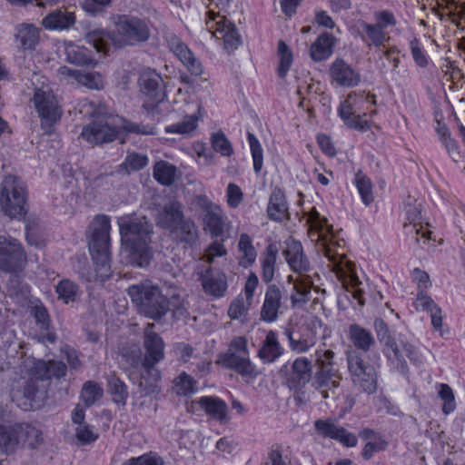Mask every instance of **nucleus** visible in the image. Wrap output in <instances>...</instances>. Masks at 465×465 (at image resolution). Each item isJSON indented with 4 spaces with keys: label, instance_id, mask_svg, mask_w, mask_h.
I'll use <instances>...</instances> for the list:
<instances>
[{
    "label": "nucleus",
    "instance_id": "obj_52",
    "mask_svg": "<svg viewBox=\"0 0 465 465\" xmlns=\"http://www.w3.org/2000/svg\"><path fill=\"white\" fill-rule=\"evenodd\" d=\"M277 54L280 59L278 75L283 78L292 65V53L287 45L282 40H280L278 42Z\"/></svg>",
    "mask_w": 465,
    "mask_h": 465
},
{
    "label": "nucleus",
    "instance_id": "obj_54",
    "mask_svg": "<svg viewBox=\"0 0 465 465\" xmlns=\"http://www.w3.org/2000/svg\"><path fill=\"white\" fill-rule=\"evenodd\" d=\"M438 388V396L443 401L442 411L445 414H450L456 409L454 392L446 383H440Z\"/></svg>",
    "mask_w": 465,
    "mask_h": 465
},
{
    "label": "nucleus",
    "instance_id": "obj_34",
    "mask_svg": "<svg viewBox=\"0 0 465 465\" xmlns=\"http://www.w3.org/2000/svg\"><path fill=\"white\" fill-rule=\"evenodd\" d=\"M153 178L163 186H170L179 178L178 168L164 160L156 161L153 167Z\"/></svg>",
    "mask_w": 465,
    "mask_h": 465
},
{
    "label": "nucleus",
    "instance_id": "obj_50",
    "mask_svg": "<svg viewBox=\"0 0 465 465\" xmlns=\"http://www.w3.org/2000/svg\"><path fill=\"white\" fill-rule=\"evenodd\" d=\"M59 299L64 303L74 302L81 294L79 287L70 280H62L55 287Z\"/></svg>",
    "mask_w": 465,
    "mask_h": 465
},
{
    "label": "nucleus",
    "instance_id": "obj_28",
    "mask_svg": "<svg viewBox=\"0 0 465 465\" xmlns=\"http://www.w3.org/2000/svg\"><path fill=\"white\" fill-rule=\"evenodd\" d=\"M359 26L361 28V37L368 47H384L390 40L389 32L381 29L374 23L360 21Z\"/></svg>",
    "mask_w": 465,
    "mask_h": 465
},
{
    "label": "nucleus",
    "instance_id": "obj_45",
    "mask_svg": "<svg viewBox=\"0 0 465 465\" xmlns=\"http://www.w3.org/2000/svg\"><path fill=\"white\" fill-rule=\"evenodd\" d=\"M399 54L400 50L396 46L392 45L381 51V56L379 57V69L381 74H385L387 73L383 58L391 64V69L390 73L392 80L396 79V76L399 74L398 68L401 63Z\"/></svg>",
    "mask_w": 465,
    "mask_h": 465
},
{
    "label": "nucleus",
    "instance_id": "obj_59",
    "mask_svg": "<svg viewBox=\"0 0 465 465\" xmlns=\"http://www.w3.org/2000/svg\"><path fill=\"white\" fill-rule=\"evenodd\" d=\"M388 442L381 438H375L374 440L367 441L364 445L361 456L364 460H371L376 452L384 450L387 448Z\"/></svg>",
    "mask_w": 465,
    "mask_h": 465
},
{
    "label": "nucleus",
    "instance_id": "obj_38",
    "mask_svg": "<svg viewBox=\"0 0 465 465\" xmlns=\"http://www.w3.org/2000/svg\"><path fill=\"white\" fill-rule=\"evenodd\" d=\"M15 40L24 50H33L39 42V31L33 25L22 24L17 26Z\"/></svg>",
    "mask_w": 465,
    "mask_h": 465
},
{
    "label": "nucleus",
    "instance_id": "obj_27",
    "mask_svg": "<svg viewBox=\"0 0 465 465\" xmlns=\"http://www.w3.org/2000/svg\"><path fill=\"white\" fill-rule=\"evenodd\" d=\"M439 15L447 18L456 27H462L465 20V2L461 0H437Z\"/></svg>",
    "mask_w": 465,
    "mask_h": 465
},
{
    "label": "nucleus",
    "instance_id": "obj_55",
    "mask_svg": "<svg viewBox=\"0 0 465 465\" xmlns=\"http://www.w3.org/2000/svg\"><path fill=\"white\" fill-rule=\"evenodd\" d=\"M173 385L176 394L186 396L195 391L196 382L191 376L183 372L174 379Z\"/></svg>",
    "mask_w": 465,
    "mask_h": 465
},
{
    "label": "nucleus",
    "instance_id": "obj_44",
    "mask_svg": "<svg viewBox=\"0 0 465 465\" xmlns=\"http://www.w3.org/2000/svg\"><path fill=\"white\" fill-rule=\"evenodd\" d=\"M65 54L67 60L78 65H87L95 63L92 52L85 48L73 43H69L65 46Z\"/></svg>",
    "mask_w": 465,
    "mask_h": 465
},
{
    "label": "nucleus",
    "instance_id": "obj_48",
    "mask_svg": "<svg viewBox=\"0 0 465 465\" xmlns=\"http://www.w3.org/2000/svg\"><path fill=\"white\" fill-rule=\"evenodd\" d=\"M148 163L146 155L139 153H131L126 156L124 163L117 167L119 174H129L132 172H137L145 167Z\"/></svg>",
    "mask_w": 465,
    "mask_h": 465
},
{
    "label": "nucleus",
    "instance_id": "obj_30",
    "mask_svg": "<svg viewBox=\"0 0 465 465\" xmlns=\"http://www.w3.org/2000/svg\"><path fill=\"white\" fill-rule=\"evenodd\" d=\"M283 351L284 348L278 339L277 332L269 331L258 351V356L264 363H272L280 358Z\"/></svg>",
    "mask_w": 465,
    "mask_h": 465
},
{
    "label": "nucleus",
    "instance_id": "obj_51",
    "mask_svg": "<svg viewBox=\"0 0 465 465\" xmlns=\"http://www.w3.org/2000/svg\"><path fill=\"white\" fill-rule=\"evenodd\" d=\"M354 182L363 203L365 205L371 204L374 201L371 179L361 172H358L355 175Z\"/></svg>",
    "mask_w": 465,
    "mask_h": 465
},
{
    "label": "nucleus",
    "instance_id": "obj_29",
    "mask_svg": "<svg viewBox=\"0 0 465 465\" xmlns=\"http://www.w3.org/2000/svg\"><path fill=\"white\" fill-rule=\"evenodd\" d=\"M183 217L182 203L170 201L159 211L156 223L160 227L171 231Z\"/></svg>",
    "mask_w": 465,
    "mask_h": 465
},
{
    "label": "nucleus",
    "instance_id": "obj_37",
    "mask_svg": "<svg viewBox=\"0 0 465 465\" xmlns=\"http://www.w3.org/2000/svg\"><path fill=\"white\" fill-rule=\"evenodd\" d=\"M223 362L227 367L235 370L243 377L254 378L258 374L255 366L251 362L249 359V355H225Z\"/></svg>",
    "mask_w": 465,
    "mask_h": 465
},
{
    "label": "nucleus",
    "instance_id": "obj_40",
    "mask_svg": "<svg viewBox=\"0 0 465 465\" xmlns=\"http://www.w3.org/2000/svg\"><path fill=\"white\" fill-rule=\"evenodd\" d=\"M200 118H202L201 106L197 105V114H193L185 115L181 122L166 126L165 132L168 134L191 135L197 128V124Z\"/></svg>",
    "mask_w": 465,
    "mask_h": 465
},
{
    "label": "nucleus",
    "instance_id": "obj_32",
    "mask_svg": "<svg viewBox=\"0 0 465 465\" xmlns=\"http://www.w3.org/2000/svg\"><path fill=\"white\" fill-rule=\"evenodd\" d=\"M278 248L275 244H269L261 257L262 280L266 284H272L276 271Z\"/></svg>",
    "mask_w": 465,
    "mask_h": 465
},
{
    "label": "nucleus",
    "instance_id": "obj_22",
    "mask_svg": "<svg viewBox=\"0 0 465 465\" xmlns=\"http://www.w3.org/2000/svg\"><path fill=\"white\" fill-rule=\"evenodd\" d=\"M314 425L317 432L324 438L335 440L345 447H354L357 445V437L332 420H318Z\"/></svg>",
    "mask_w": 465,
    "mask_h": 465
},
{
    "label": "nucleus",
    "instance_id": "obj_25",
    "mask_svg": "<svg viewBox=\"0 0 465 465\" xmlns=\"http://www.w3.org/2000/svg\"><path fill=\"white\" fill-rule=\"evenodd\" d=\"M169 45L173 53L192 74L199 76L203 73V66L201 61L195 57L186 45L178 38H172Z\"/></svg>",
    "mask_w": 465,
    "mask_h": 465
},
{
    "label": "nucleus",
    "instance_id": "obj_39",
    "mask_svg": "<svg viewBox=\"0 0 465 465\" xmlns=\"http://www.w3.org/2000/svg\"><path fill=\"white\" fill-rule=\"evenodd\" d=\"M75 16L74 13L56 10L43 19V25L49 30H63L74 25Z\"/></svg>",
    "mask_w": 465,
    "mask_h": 465
},
{
    "label": "nucleus",
    "instance_id": "obj_47",
    "mask_svg": "<svg viewBox=\"0 0 465 465\" xmlns=\"http://www.w3.org/2000/svg\"><path fill=\"white\" fill-rule=\"evenodd\" d=\"M292 377L300 384L305 385L312 377V362L306 357L297 358L292 366Z\"/></svg>",
    "mask_w": 465,
    "mask_h": 465
},
{
    "label": "nucleus",
    "instance_id": "obj_26",
    "mask_svg": "<svg viewBox=\"0 0 465 465\" xmlns=\"http://www.w3.org/2000/svg\"><path fill=\"white\" fill-rule=\"evenodd\" d=\"M266 211L268 217L274 222L282 223L290 219L288 203L282 189L276 187L272 190Z\"/></svg>",
    "mask_w": 465,
    "mask_h": 465
},
{
    "label": "nucleus",
    "instance_id": "obj_23",
    "mask_svg": "<svg viewBox=\"0 0 465 465\" xmlns=\"http://www.w3.org/2000/svg\"><path fill=\"white\" fill-rule=\"evenodd\" d=\"M374 329L379 341L383 345V352L389 359L397 361L398 363L403 364L404 359L401 355L400 346L395 339L391 335L390 330L386 322L381 319H375Z\"/></svg>",
    "mask_w": 465,
    "mask_h": 465
},
{
    "label": "nucleus",
    "instance_id": "obj_12",
    "mask_svg": "<svg viewBox=\"0 0 465 465\" xmlns=\"http://www.w3.org/2000/svg\"><path fill=\"white\" fill-rule=\"evenodd\" d=\"M207 30L218 40H223L224 48L232 52L241 44V37L235 27L220 12L210 9L207 12Z\"/></svg>",
    "mask_w": 465,
    "mask_h": 465
},
{
    "label": "nucleus",
    "instance_id": "obj_56",
    "mask_svg": "<svg viewBox=\"0 0 465 465\" xmlns=\"http://www.w3.org/2000/svg\"><path fill=\"white\" fill-rule=\"evenodd\" d=\"M109 390L114 402L125 404L128 397L127 387L120 379L112 378L109 381Z\"/></svg>",
    "mask_w": 465,
    "mask_h": 465
},
{
    "label": "nucleus",
    "instance_id": "obj_61",
    "mask_svg": "<svg viewBox=\"0 0 465 465\" xmlns=\"http://www.w3.org/2000/svg\"><path fill=\"white\" fill-rule=\"evenodd\" d=\"M227 250L222 241L215 240L205 250L203 259L208 263L213 262L216 257L226 255Z\"/></svg>",
    "mask_w": 465,
    "mask_h": 465
},
{
    "label": "nucleus",
    "instance_id": "obj_14",
    "mask_svg": "<svg viewBox=\"0 0 465 465\" xmlns=\"http://www.w3.org/2000/svg\"><path fill=\"white\" fill-rule=\"evenodd\" d=\"M325 327L318 318H312L304 324L298 334L286 330L285 334L290 349L295 353H304L310 351L317 342L318 335Z\"/></svg>",
    "mask_w": 465,
    "mask_h": 465
},
{
    "label": "nucleus",
    "instance_id": "obj_8",
    "mask_svg": "<svg viewBox=\"0 0 465 465\" xmlns=\"http://www.w3.org/2000/svg\"><path fill=\"white\" fill-rule=\"evenodd\" d=\"M27 191L24 182L7 175L2 183L0 203L5 214L11 218H20L25 214Z\"/></svg>",
    "mask_w": 465,
    "mask_h": 465
},
{
    "label": "nucleus",
    "instance_id": "obj_64",
    "mask_svg": "<svg viewBox=\"0 0 465 465\" xmlns=\"http://www.w3.org/2000/svg\"><path fill=\"white\" fill-rule=\"evenodd\" d=\"M42 365L45 369V372L44 374L45 379H59L66 374V365L62 361H49L47 364L43 362Z\"/></svg>",
    "mask_w": 465,
    "mask_h": 465
},
{
    "label": "nucleus",
    "instance_id": "obj_2",
    "mask_svg": "<svg viewBox=\"0 0 465 465\" xmlns=\"http://www.w3.org/2000/svg\"><path fill=\"white\" fill-rule=\"evenodd\" d=\"M115 29L107 32L94 29L86 35V41L98 53H106L110 45L116 47L134 45L145 42L150 36V30L145 21L138 17L118 16L114 22Z\"/></svg>",
    "mask_w": 465,
    "mask_h": 465
},
{
    "label": "nucleus",
    "instance_id": "obj_19",
    "mask_svg": "<svg viewBox=\"0 0 465 465\" xmlns=\"http://www.w3.org/2000/svg\"><path fill=\"white\" fill-rule=\"evenodd\" d=\"M110 218L98 214L91 221L87 229L89 250L110 249Z\"/></svg>",
    "mask_w": 465,
    "mask_h": 465
},
{
    "label": "nucleus",
    "instance_id": "obj_57",
    "mask_svg": "<svg viewBox=\"0 0 465 465\" xmlns=\"http://www.w3.org/2000/svg\"><path fill=\"white\" fill-rule=\"evenodd\" d=\"M212 145L213 150L223 156H231L233 153L232 143L222 132L212 135Z\"/></svg>",
    "mask_w": 465,
    "mask_h": 465
},
{
    "label": "nucleus",
    "instance_id": "obj_35",
    "mask_svg": "<svg viewBox=\"0 0 465 465\" xmlns=\"http://www.w3.org/2000/svg\"><path fill=\"white\" fill-rule=\"evenodd\" d=\"M37 382V379L32 378L24 382L23 391L14 388L12 392L13 401H16L25 410L32 408V402L36 399L39 392Z\"/></svg>",
    "mask_w": 465,
    "mask_h": 465
},
{
    "label": "nucleus",
    "instance_id": "obj_60",
    "mask_svg": "<svg viewBox=\"0 0 465 465\" xmlns=\"http://www.w3.org/2000/svg\"><path fill=\"white\" fill-rule=\"evenodd\" d=\"M243 200L242 189L235 183H230L226 188V203L229 207L237 208Z\"/></svg>",
    "mask_w": 465,
    "mask_h": 465
},
{
    "label": "nucleus",
    "instance_id": "obj_20",
    "mask_svg": "<svg viewBox=\"0 0 465 465\" xmlns=\"http://www.w3.org/2000/svg\"><path fill=\"white\" fill-rule=\"evenodd\" d=\"M58 74L66 84H80L89 89L101 90L104 87V76L95 71H81L62 66L58 69Z\"/></svg>",
    "mask_w": 465,
    "mask_h": 465
},
{
    "label": "nucleus",
    "instance_id": "obj_49",
    "mask_svg": "<svg viewBox=\"0 0 465 465\" xmlns=\"http://www.w3.org/2000/svg\"><path fill=\"white\" fill-rule=\"evenodd\" d=\"M104 394L101 385L94 381H87L84 383L80 398L86 407L94 405Z\"/></svg>",
    "mask_w": 465,
    "mask_h": 465
},
{
    "label": "nucleus",
    "instance_id": "obj_17",
    "mask_svg": "<svg viewBox=\"0 0 465 465\" xmlns=\"http://www.w3.org/2000/svg\"><path fill=\"white\" fill-rule=\"evenodd\" d=\"M119 135V128L112 126L107 119L97 118L84 126L81 136L87 143L97 145L113 142Z\"/></svg>",
    "mask_w": 465,
    "mask_h": 465
},
{
    "label": "nucleus",
    "instance_id": "obj_53",
    "mask_svg": "<svg viewBox=\"0 0 465 465\" xmlns=\"http://www.w3.org/2000/svg\"><path fill=\"white\" fill-rule=\"evenodd\" d=\"M247 138L253 161V170L256 173H259L263 166V150L259 140L253 134L248 133Z\"/></svg>",
    "mask_w": 465,
    "mask_h": 465
},
{
    "label": "nucleus",
    "instance_id": "obj_42",
    "mask_svg": "<svg viewBox=\"0 0 465 465\" xmlns=\"http://www.w3.org/2000/svg\"><path fill=\"white\" fill-rule=\"evenodd\" d=\"M202 285L207 294L221 297L227 289L226 276L223 273L211 275L207 272L202 278Z\"/></svg>",
    "mask_w": 465,
    "mask_h": 465
},
{
    "label": "nucleus",
    "instance_id": "obj_62",
    "mask_svg": "<svg viewBox=\"0 0 465 465\" xmlns=\"http://www.w3.org/2000/svg\"><path fill=\"white\" fill-rule=\"evenodd\" d=\"M324 381H320L318 379V375L315 376L314 385L315 388L320 391L322 396L325 399L330 398L331 396H334L335 389H337L340 385V382H333L329 379V377H324Z\"/></svg>",
    "mask_w": 465,
    "mask_h": 465
},
{
    "label": "nucleus",
    "instance_id": "obj_24",
    "mask_svg": "<svg viewBox=\"0 0 465 465\" xmlns=\"http://www.w3.org/2000/svg\"><path fill=\"white\" fill-rule=\"evenodd\" d=\"M330 77L332 83L344 87H352L361 82V74L342 59L332 62Z\"/></svg>",
    "mask_w": 465,
    "mask_h": 465
},
{
    "label": "nucleus",
    "instance_id": "obj_13",
    "mask_svg": "<svg viewBox=\"0 0 465 465\" xmlns=\"http://www.w3.org/2000/svg\"><path fill=\"white\" fill-rule=\"evenodd\" d=\"M139 85L143 96V107L153 113L165 98L161 75L155 71L144 70L140 74Z\"/></svg>",
    "mask_w": 465,
    "mask_h": 465
},
{
    "label": "nucleus",
    "instance_id": "obj_15",
    "mask_svg": "<svg viewBox=\"0 0 465 465\" xmlns=\"http://www.w3.org/2000/svg\"><path fill=\"white\" fill-rule=\"evenodd\" d=\"M26 262L25 252L16 239L0 236V270L17 272L25 268Z\"/></svg>",
    "mask_w": 465,
    "mask_h": 465
},
{
    "label": "nucleus",
    "instance_id": "obj_11",
    "mask_svg": "<svg viewBox=\"0 0 465 465\" xmlns=\"http://www.w3.org/2000/svg\"><path fill=\"white\" fill-rule=\"evenodd\" d=\"M195 203L203 212V228L209 232L212 237L218 238L223 236L227 225L228 218L222 207L206 195L201 194L195 197Z\"/></svg>",
    "mask_w": 465,
    "mask_h": 465
},
{
    "label": "nucleus",
    "instance_id": "obj_10",
    "mask_svg": "<svg viewBox=\"0 0 465 465\" xmlns=\"http://www.w3.org/2000/svg\"><path fill=\"white\" fill-rule=\"evenodd\" d=\"M32 101L43 128L50 129L60 121L63 110L57 97L49 87L35 89Z\"/></svg>",
    "mask_w": 465,
    "mask_h": 465
},
{
    "label": "nucleus",
    "instance_id": "obj_63",
    "mask_svg": "<svg viewBox=\"0 0 465 465\" xmlns=\"http://www.w3.org/2000/svg\"><path fill=\"white\" fill-rule=\"evenodd\" d=\"M411 53L415 64L420 67H426L429 64V58L417 39L410 43Z\"/></svg>",
    "mask_w": 465,
    "mask_h": 465
},
{
    "label": "nucleus",
    "instance_id": "obj_21",
    "mask_svg": "<svg viewBox=\"0 0 465 465\" xmlns=\"http://www.w3.org/2000/svg\"><path fill=\"white\" fill-rule=\"evenodd\" d=\"M286 282L288 284L292 285V290L289 296L292 308L302 307L310 301L312 289L313 288V282L310 275L293 276L289 274L286 277Z\"/></svg>",
    "mask_w": 465,
    "mask_h": 465
},
{
    "label": "nucleus",
    "instance_id": "obj_16",
    "mask_svg": "<svg viewBox=\"0 0 465 465\" xmlns=\"http://www.w3.org/2000/svg\"><path fill=\"white\" fill-rule=\"evenodd\" d=\"M287 296L284 287L279 284H269L264 293V300L260 312V319L267 323L277 321L282 313Z\"/></svg>",
    "mask_w": 465,
    "mask_h": 465
},
{
    "label": "nucleus",
    "instance_id": "obj_5",
    "mask_svg": "<svg viewBox=\"0 0 465 465\" xmlns=\"http://www.w3.org/2000/svg\"><path fill=\"white\" fill-rule=\"evenodd\" d=\"M153 323H148L144 329L143 346L146 350L142 362L143 372L141 376L140 387L145 394H157L160 391V371L154 367L164 357V342L153 331Z\"/></svg>",
    "mask_w": 465,
    "mask_h": 465
},
{
    "label": "nucleus",
    "instance_id": "obj_36",
    "mask_svg": "<svg viewBox=\"0 0 465 465\" xmlns=\"http://www.w3.org/2000/svg\"><path fill=\"white\" fill-rule=\"evenodd\" d=\"M335 38L330 34L321 35L311 45L310 54L313 61L321 62L332 54Z\"/></svg>",
    "mask_w": 465,
    "mask_h": 465
},
{
    "label": "nucleus",
    "instance_id": "obj_46",
    "mask_svg": "<svg viewBox=\"0 0 465 465\" xmlns=\"http://www.w3.org/2000/svg\"><path fill=\"white\" fill-rule=\"evenodd\" d=\"M198 403L209 415L215 419L223 420L226 416L227 406L217 398L202 397Z\"/></svg>",
    "mask_w": 465,
    "mask_h": 465
},
{
    "label": "nucleus",
    "instance_id": "obj_31",
    "mask_svg": "<svg viewBox=\"0 0 465 465\" xmlns=\"http://www.w3.org/2000/svg\"><path fill=\"white\" fill-rule=\"evenodd\" d=\"M348 338L355 348L364 352L369 351L376 343L371 331L357 323L349 326Z\"/></svg>",
    "mask_w": 465,
    "mask_h": 465
},
{
    "label": "nucleus",
    "instance_id": "obj_58",
    "mask_svg": "<svg viewBox=\"0 0 465 465\" xmlns=\"http://www.w3.org/2000/svg\"><path fill=\"white\" fill-rule=\"evenodd\" d=\"M375 25L387 31L389 27H394L397 25L395 15L390 10H379L373 13Z\"/></svg>",
    "mask_w": 465,
    "mask_h": 465
},
{
    "label": "nucleus",
    "instance_id": "obj_43",
    "mask_svg": "<svg viewBox=\"0 0 465 465\" xmlns=\"http://www.w3.org/2000/svg\"><path fill=\"white\" fill-rule=\"evenodd\" d=\"M97 280L104 281L111 274L110 249L90 250Z\"/></svg>",
    "mask_w": 465,
    "mask_h": 465
},
{
    "label": "nucleus",
    "instance_id": "obj_6",
    "mask_svg": "<svg viewBox=\"0 0 465 465\" xmlns=\"http://www.w3.org/2000/svg\"><path fill=\"white\" fill-rule=\"evenodd\" d=\"M375 104L374 94L365 91L351 92L341 103L338 114L347 127L365 132L371 128V123L366 119L367 114H376V110L371 109Z\"/></svg>",
    "mask_w": 465,
    "mask_h": 465
},
{
    "label": "nucleus",
    "instance_id": "obj_9",
    "mask_svg": "<svg viewBox=\"0 0 465 465\" xmlns=\"http://www.w3.org/2000/svg\"><path fill=\"white\" fill-rule=\"evenodd\" d=\"M5 411L0 407V421L4 420ZM41 431L29 424H17L5 427L0 423V447L5 451L13 450L19 443L35 448L42 442Z\"/></svg>",
    "mask_w": 465,
    "mask_h": 465
},
{
    "label": "nucleus",
    "instance_id": "obj_1",
    "mask_svg": "<svg viewBox=\"0 0 465 465\" xmlns=\"http://www.w3.org/2000/svg\"><path fill=\"white\" fill-rule=\"evenodd\" d=\"M307 223L309 237L315 242L317 252L327 259V266L336 273L346 291L360 305H363V283L355 272V264L345 255V241L333 232L327 219L322 217L314 207L308 213Z\"/></svg>",
    "mask_w": 465,
    "mask_h": 465
},
{
    "label": "nucleus",
    "instance_id": "obj_41",
    "mask_svg": "<svg viewBox=\"0 0 465 465\" xmlns=\"http://www.w3.org/2000/svg\"><path fill=\"white\" fill-rule=\"evenodd\" d=\"M176 239L193 244L198 239V229L194 222L184 217L170 231Z\"/></svg>",
    "mask_w": 465,
    "mask_h": 465
},
{
    "label": "nucleus",
    "instance_id": "obj_7",
    "mask_svg": "<svg viewBox=\"0 0 465 465\" xmlns=\"http://www.w3.org/2000/svg\"><path fill=\"white\" fill-rule=\"evenodd\" d=\"M346 357L354 386L369 395L375 393L378 388V372L375 366L368 363L362 353L357 351H347Z\"/></svg>",
    "mask_w": 465,
    "mask_h": 465
},
{
    "label": "nucleus",
    "instance_id": "obj_18",
    "mask_svg": "<svg viewBox=\"0 0 465 465\" xmlns=\"http://www.w3.org/2000/svg\"><path fill=\"white\" fill-rule=\"evenodd\" d=\"M282 256L291 271L297 275L307 274L311 270V263L302 244L292 237L284 242Z\"/></svg>",
    "mask_w": 465,
    "mask_h": 465
},
{
    "label": "nucleus",
    "instance_id": "obj_33",
    "mask_svg": "<svg viewBox=\"0 0 465 465\" xmlns=\"http://www.w3.org/2000/svg\"><path fill=\"white\" fill-rule=\"evenodd\" d=\"M238 264L247 269L253 265L257 258V251L252 244V240L247 233H242L237 244Z\"/></svg>",
    "mask_w": 465,
    "mask_h": 465
},
{
    "label": "nucleus",
    "instance_id": "obj_3",
    "mask_svg": "<svg viewBox=\"0 0 465 465\" xmlns=\"http://www.w3.org/2000/svg\"><path fill=\"white\" fill-rule=\"evenodd\" d=\"M122 239V259L132 265L144 267L149 264L152 252V225L143 218H121L118 222Z\"/></svg>",
    "mask_w": 465,
    "mask_h": 465
},
{
    "label": "nucleus",
    "instance_id": "obj_4",
    "mask_svg": "<svg viewBox=\"0 0 465 465\" xmlns=\"http://www.w3.org/2000/svg\"><path fill=\"white\" fill-rule=\"evenodd\" d=\"M128 294L141 313L153 320H160L171 307L177 310L183 305L179 293L173 292L168 298V294H163L158 286L149 282L130 286Z\"/></svg>",
    "mask_w": 465,
    "mask_h": 465
}]
</instances>
